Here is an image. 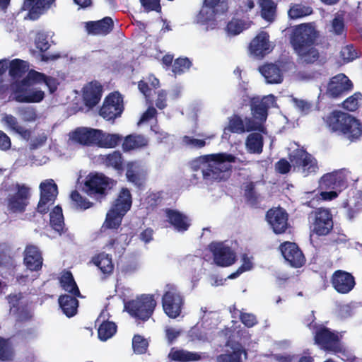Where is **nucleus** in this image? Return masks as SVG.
Listing matches in <instances>:
<instances>
[{
	"mask_svg": "<svg viewBox=\"0 0 362 362\" xmlns=\"http://www.w3.org/2000/svg\"><path fill=\"white\" fill-rule=\"evenodd\" d=\"M319 32L311 23H301L292 29L290 42L298 56V62L303 65L313 64L320 59L315 47Z\"/></svg>",
	"mask_w": 362,
	"mask_h": 362,
	"instance_id": "f257e3e1",
	"label": "nucleus"
},
{
	"mask_svg": "<svg viewBox=\"0 0 362 362\" xmlns=\"http://www.w3.org/2000/svg\"><path fill=\"white\" fill-rule=\"evenodd\" d=\"M326 127L332 133L342 135L351 141L362 135V125L358 119L340 110L332 111L324 118Z\"/></svg>",
	"mask_w": 362,
	"mask_h": 362,
	"instance_id": "f03ea898",
	"label": "nucleus"
},
{
	"mask_svg": "<svg viewBox=\"0 0 362 362\" xmlns=\"http://www.w3.org/2000/svg\"><path fill=\"white\" fill-rule=\"evenodd\" d=\"M315 317L312 311L310 317L307 320L308 326L311 329H315L314 333L315 344L326 351H331L334 354L344 353V348L341 344L340 337L337 332L332 331L324 325H317L314 323Z\"/></svg>",
	"mask_w": 362,
	"mask_h": 362,
	"instance_id": "7ed1b4c3",
	"label": "nucleus"
},
{
	"mask_svg": "<svg viewBox=\"0 0 362 362\" xmlns=\"http://www.w3.org/2000/svg\"><path fill=\"white\" fill-rule=\"evenodd\" d=\"M235 156L226 153L206 156V165L202 169L204 179L218 181L224 180L226 175L230 170L226 163H235Z\"/></svg>",
	"mask_w": 362,
	"mask_h": 362,
	"instance_id": "20e7f679",
	"label": "nucleus"
},
{
	"mask_svg": "<svg viewBox=\"0 0 362 362\" xmlns=\"http://www.w3.org/2000/svg\"><path fill=\"white\" fill-rule=\"evenodd\" d=\"M157 302L153 294H141L125 303L126 311L133 317L147 321L153 314Z\"/></svg>",
	"mask_w": 362,
	"mask_h": 362,
	"instance_id": "39448f33",
	"label": "nucleus"
},
{
	"mask_svg": "<svg viewBox=\"0 0 362 362\" xmlns=\"http://www.w3.org/2000/svg\"><path fill=\"white\" fill-rule=\"evenodd\" d=\"M115 184V180L103 173H90L86 177L83 189L90 197L103 199Z\"/></svg>",
	"mask_w": 362,
	"mask_h": 362,
	"instance_id": "423d86ee",
	"label": "nucleus"
},
{
	"mask_svg": "<svg viewBox=\"0 0 362 362\" xmlns=\"http://www.w3.org/2000/svg\"><path fill=\"white\" fill-rule=\"evenodd\" d=\"M184 304V296L177 287L174 284H168L162 296V306L166 315L173 319L179 317Z\"/></svg>",
	"mask_w": 362,
	"mask_h": 362,
	"instance_id": "0eeeda50",
	"label": "nucleus"
},
{
	"mask_svg": "<svg viewBox=\"0 0 362 362\" xmlns=\"http://www.w3.org/2000/svg\"><path fill=\"white\" fill-rule=\"evenodd\" d=\"M14 187L16 192L9 194L6 199L7 210L11 214H23L30 202V188L19 183H16Z\"/></svg>",
	"mask_w": 362,
	"mask_h": 362,
	"instance_id": "6e6552de",
	"label": "nucleus"
},
{
	"mask_svg": "<svg viewBox=\"0 0 362 362\" xmlns=\"http://www.w3.org/2000/svg\"><path fill=\"white\" fill-rule=\"evenodd\" d=\"M124 111L122 95L117 91L110 93L100 108L99 115L107 121H114Z\"/></svg>",
	"mask_w": 362,
	"mask_h": 362,
	"instance_id": "1a4fd4ad",
	"label": "nucleus"
},
{
	"mask_svg": "<svg viewBox=\"0 0 362 362\" xmlns=\"http://www.w3.org/2000/svg\"><path fill=\"white\" fill-rule=\"evenodd\" d=\"M309 216L313 220V231L317 235H326L333 229L332 214L329 209L317 208Z\"/></svg>",
	"mask_w": 362,
	"mask_h": 362,
	"instance_id": "9d476101",
	"label": "nucleus"
},
{
	"mask_svg": "<svg viewBox=\"0 0 362 362\" xmlns=\"http://www.w3.org/2000/svg\"><path fill=\"white\" fill-rule=\"evenodd\" d=\"M348 173L345 169H339L325 173L319 180V186L322 189L341 192L348 186Z\"/></svg>",
	"mask_w": 362,
	"mask_h": 362,
	"instance_id": "9b49d317",
	"label": "nucleus"
},
{
	"mask_svg": "<svg viewBox=\"0 0 362 362\" xmlns=\"http://www.w3.org/2000/svg\"><path fill=\"white\" fill-rule=\"evenodd\" d=\"M40 196L37 210L41 214H45L49 211V206L54 204L58 194L57 184L53 180H46L40 185Z\"/></svg>",
	"mask_w": 362,
	"mask_h": 362,
	"instance_id": "f8f14e48",
	"label": "nucleus"
},
{
	"mask_svg": "<svg viewBox=\"0 0 362 362\" xmlns=\"http://www.w3.org/2000/svg\"><path fill=\"white\" fill-rule=\"evenodd\" d=\"M266 219L273 232L276 235L286 233L291 228L288 222V214L281 207L269 209L266 214Z\"/></svg>",
	"mask_w": 362,
	"mask_h": 362,
	"instance_id": "ddd939ff",
	"label": "nucleus"
},
{
	"mask_svg": "<svg viewBox=\"0 0 362 362\" xmlns=\"http://www.w3.org/2000/svg\"><path fill=\"white\" fill-rule=\"evenodd\" d=\"M279 250L285 260L292 267L300 268L306 262L304 254L296 243L285 241L280 244Z\"/></svg>",
	"mask_w": 362,
	"mask_h": 362,
	"instance_id": "4468645a",
	"label": "nucleus"
},
{
	"mask_svg": "<svg viewBox=\"0 0 362 362\" xmlns=\"http://www.w3.org/2000/svg\"><path fill=\"white\" fill-rule=\"evenodd\" d=\"M330 283L333 288L340 294L350 293L356 286L354 275L342 269H337L333 272L330 278Z\"/></svg>",
	"mask_w": 362,
	"mask_h": 362,
	"instance_id": "2eb2a0df",
	"label": "nucleus"
},
{
	"mask_svg": "<svg viewBox=\"0 0 362 362\" xmlns=\"http://www.w3.org/2000/svg\"><path fill=\"white\" fill-rule=\"evenodd\" d=\"M214 262L218 266L226 267L233 264L236 260L235 252L223 243H211L209 245Z\"/></svg>",
	"mask_w": 362,
	"mask_h": 362,
	"instance_id": "dca6fc26",
	"label": "nucleus"
},
{
	"mask_svg": "<svg viewBox=\"0 0 362 362\" xmlns=\"http://www.w3.org/2000/svg\"><path fill=\"white\" fill-rule=\"evenodd\" d=\"M274 102L275 97L273 95H269L262 98L259 97L251 98L250 106L254 119L264 122L268 116V110Z\"/></svg>",
	"mask_w": 362,
	"mask_h": 362,
	"instance_id": "f3484780",
	"label": "nucleus"
},
{
	"mask_svg": "<svg viewBox=\"0 0 362 362\" xmlns=\"http://www.w3.org/2000/svg\"><path fill=\"white\" fill-rule=\"evenodd\" d=\"M353 88L351 81L344 74L333 76L329 80L326 94L331 98H337Z\"/></svg>",
	"mask_w": 362,
	"mask_h": 362,
	"instance_id": "a211bd4d",
	"label": "nucleus"
},
{
	"mask_svg": "<svg viewBox=\"0 0 362 362\" xmlns=\"http://www.w3.org/2000/svg\"><path fill=\"white\" fill-rule=\"evenodd\" d=\"M99 134L100 129L88 127H77L69 134V138L72 141L82 146H97L98 140V135Z\"/></svg>",
	"mask_w": 362,
	"mask_h": 362,
	"instance_id": "6ab92c4d",
	"label": "nucleus"
},
{
	"mask_svg": "<svg viewBox=\"0 0 362 362\" xmlns=\"http://www.w3.org/2000/svg\"><path fill=\"white\" fill-rule=\"evenodd\" d=\"M103 88L98 81H92L83 88V102L86 107L92 109L100 101Z\"/></svg>",
	"mask_w": 362,
	"mask_h": 362,
	"instance_id": "aec40b11",
	"label": "nucleus"
},
{
	"mask_svg": "<svg viewBox=\"0 0 362 362\" xmlns=\"http://www.w3.org/2000/svg\"><path fill=\"white\" fill-rule=\"evenodd\" d=\"M23 264L30 272L41 270L43 264V257L38 247L34 245H27L23 252Z\"/></svg>",
	"mask_w": 362,
	"mask_h": 362,
	"instance_id": "412c9836",
	"label": "nucleus"
},
{
	"mask_svg": "<svg viewBox=\"0 0 362 362\" xmlns=\"http://www.w3.org/2000/svg\"><path fill=\"white\" fill-rule=\"evenodd\" d=\"M147 177V170L136 162H128L127 164L126 177L139 189L144 187Z\"/></svg>",
	"mask_w": 362,
	"mask_h": 362,
	"instance_id": "4be33fe9",
	"label": "nucleus"
},
{
	"mask_svg": "<svg viewBox=\"0 0 362 362\" xmlns=\"http://www.w3.org/2000/svg\"><path fill=\"white\" fill-rule=\"evenodd\" d=\"M113 28V20L109 16L99 21L86 23L87 33L93 35H107L112 31Z\"/></svg>",
	"mask_w": 362,
	"mask_h": 362,
	"instance_id": "5701e85b",
	"label": "nucleus"
},
{
	"mask_svg": "<svg viewBox=\"0 0 362 362\" xmlns=\"http://www.w3.org/2000/svg\"><path fill=\"white\" fill-rule=\"evenodd\" d=\"M132 205V196L130 190L127 187H122L113 201L110 209L126 215Z\"/></svg>",
	"mask_w": 362,
	"mask_h": 362,
	"instance_id": "b1692460",
	"label": "nucleus"
},
{
	"mask_svg": "<svg viewBox=\"0 0 362 362\" xmlns=\"http://www.w3.org/2000/svg\"><path fill=\"white\" fill-rule=\"evenodd\" d=\"M165 215L168 221L178 232H185L190 226V222L188 217L175 209H166Z\"/></svg>",
	"mask_w": 362,
	"mask_h": 362,
	"instance_id": "393cba45",
	"label": "nucleus"
},
{
	"mask_svg": "<svg viewBox=\"0 0 362 362\" xmlns=\"http://www.w3.org/2000/svg\"><path fill=\"white\" fill-rule=\"evenodd\" d=\"M90 262L96 266L103 275V279L109 277L114 271V264L112 256L105 252L95 255Z\"/></svg>",
	"mask_w": 362,
	"mask_h": 362,
	"instance_id": "a878e982",
	"label": "nucleus"
},
{
	"mask_svg": "<svg viewBox=\"0 0 362 362\" xmlns=\"http://www.w3.org/2000/svg\"><path fill=\"white\" fill-rule=\"evenodd\" d=\"M251 53L257 57H264L269 52V35L266 32L258 34L250 43Z\"/></svg>",
	"mask_w": 362,
	"mask_h": 362,
	"instance_id": "bb28decb",
	"label": "nucleus"
},
{
	"mask_svg": "<svg viewBox=\"0 0 362 362\" xmlns=\"http://www.w3.org/2000/svg\"><path fill=\"white\" fill-rule=\"evenodd\" d=\"M55 0H25L23 8L29 11L30 18L37 19L45 8H48Z\"/></svg>",
	"mask_w": 362,
	"mask_h": 362,
	"instance_id": "cd10ccee",
	"label": "nucleus"
},
{
	"mask_svg": "<svg viewBox=\"0 0 362 362\" xmlns=\"http://www.w3.org/2000/svg\"><path fill=\"white\" fill-rule=\"evenodd\" d=\"M259 71L268 83H280L283 81L282 71L275 64H264L259 68Z\"/></svg>",
	"mask_w": 362,
	"mask_h": 362,
	"instance_id": "c85d7f7f",
	"label": "nucleus"
},
{
	"mask_svg": "<svg viewBox=\"0 0 362 362\" xmlns=\"http://www.w3.org/2000/svg\"><path fill=\"white\" fill-rule=\"evenodd\" d=\"M72 295L64 294L59 297L58 301L64 314L71 317L77 313L78 300Z\"/></svg>",
	"mask_w": 362,
	"mask_h": 362,
	"instance_id": "c756f323",
	"label": "nucleus"
},
{
	"mask_svg": "<svg viewBox=\"0 0 362 362\" xmlns=\"http://www.w3.org/2000/svg\"><path fill=\"white\" fill-rule=\"evenodd\" d=\"M168 357L174 361L190 362L198 361L202 359V354L189 351L182 349L173 347L168 354Z\"/></svg>",
	"mask_w": 362,
	"mask_h": 362,
	"instance_id": "7c9ffc66",
	"label": "nucleus"
},
{
	"mask_svg": "<svg viewBox=\"0 0 362 362\" xmlns=\"http://www.w3.org/2000/svg\"><path fill=\"white\" fill-rule=\"evenodd\" d=\"M61 287L66 292L75 297L82 298L79 288L70 271L64 270L59 278Z\"/></svg>",
	"mask_w": 362,
	"mask_h": 362,
	"instance_id": "2f4dec72",
	"label": "nucleus"
},
{
	"mask_svg": "<svg viewBox=\"0 0 362 362\" xmlns=\"http://www.w3.org/2000/svg\"><path fill=\"white\" fill-rule=\"evenodd\" d=\"M245 146L250 153H261L263 151L264 139L260 132L250 133L246 138Z\"/></svg>",
	"mask_w": 362,
	"mask_h": 362,
	"instance_id": "473e14b6",
	"label": "nucleus"
},
{
	"mask_svg": "<svg viewBox=\"0 0 362 362\" xmlns=\"http://www.w3.org/2000/svg\"><path fill=\"white\" fill-rule=\"evenodd\" d=\"M98 140L97 146L102 148H115L118 146L122 140V136L117 134L104 133L100 129V134L98 135Z\"/></svg>",
	"mask_w": 362,
	"mask_h": 362,
	"instance_id": "72a5a7b5",
	"label": "nucleus"
},
{
	"mask_svg": "<svg viewBox=\"0 0 362 362\" xmlns=\"http://www.w3.org/2000/svg\"><path fill=\"white\" fill-rule=\"evenodd\" d=\"M148 139L142 135L127 136L122 143V148L124 151H129L138 148L148 146Z\"/></svg>",
	"mask_w": 362,
	"mask_h": 362,
	"instance_id": "f704fd0d",
	"label": "nucleus"
},
{
	"mask_svg": "<svg viewBox=\"0 0 362 362\" xmlns=\"http://www.w3.org/2000/svg\"><path fill=\"white\" fill-rule=\"evenodd\" d=\"M103 160L107 167H112L119 173L124 170V158L119 151L104 156Z\"/></svg>",
	"mask_w": 362,
	"mask_h": 362,
	"instance_id": "c9c22d12",
	"label": "nucleus"
},
{
	"mask_svg": "<svg viewBox=\"0 0 362 362\" xmlns=\"http://www.w3.org/2000/svg\"><path fill=\"white\" fill-rule=\"evenodd\" d=\"M15 358V349L10 339L0 337V361L9 362Z\"/></svg>",
	"mask_w": 362,
	"mask_h": 362,
	"instance_id": "e433bc0d",
	"label": "nucleus"
},
{
	"mask_svg": "<svg viewBox=\"0 0 362 362\" xmlns=\"http://www.w3.org/2000/svg\"><path fill=\"white\" fill-rule=\"evenodd\" d=\"M28 70V64L27 62L20 59H14L10 62L9 64V75L13 78H21Z\"/></svg>",
	"mask_w": 362,
	"mask_h": 362,
	"instance_id": "4c0bfd02",
	"label": "nucleus"
},
{
	"mask_svg": "<svg viewBox=\"0 0 362 362\" xmlns=\"http://www.w3.org/2000/svg\"><path fill=\"white\" fill-rule=\"evenodd\" d=\"M125 215L115 210L110 209L106 214L103 227L108 229H118Z\"/></svg>",
	"mask_w": 362,
	"mask_h": 362,
	"instance_id": "58836bf2",
	"label": "nucleus"
},
{
	"mask_svg": "<svg viewBox=\"0 0 362 362\" xmlns=\"http://www.w3.org/2000/svg\"><path fill=\"white\" fill-rule=\"evenodd\" d=\"M49 223L54 230L59 233L63 232L64 222L61 206H56L53 208L49 214Z\"/></svg>",
	"mask_w": 362,
	"mask_h": 362,
	"instance_id": "ea45409f",
	"label": "nucleus"
},
{
	"mask_svg": "<svg viewBox=\"0 0 362 362\" xmlns=\"http://www.w3.org/2000/svg\"><path fill=\"white\" fill-rule=\"evenodd\" d=\"M117 325L110 321L103 322L98 329V335L100 340L105 341L110 339L117 332Z\"/></svg>",
	"mask_w": 362,
	"mask_h": 362,
	"instance_id": "a19ab883",
	"label": "nucleus"
},
{
	"mask_svg": "<svg viewBox=\"0 0 362 362\" xmlns=\"http://www.w3.org/2000/svg\"><path fill=\"white\" fill-rule=\"evenodd\" d=\"M260 6L262 18L268 22H272L275 18L276 4L272 0H263Z\"/></svg>",
	"mask_w": 362,
	"mask_h": 362,
	"instance_id": "79ce46f5",
	"label": "nucleus"
},
{
	"mask_svg": "<svg viewBox=\"0 0 362 362\" xmlns=\"http://www.w3.org/2000/svg\"><path fill=\"white\" fill-rule=\"evenodd\" d=\"M313 10L310 6L295 4L291 6L288 15L291 19L300 18L312 13Z\"/></svg>",
	"mask_w": 362,
	"mask_h": 362,
	"instance_id": "37998d69",
	"label": "nucleus"
},
{
	"mask_svg": "<svg viewBox=\"0 0 362 362\" xmlns=\"http://www.w3.org/2000/svg\"><path fill=\"white\" fill-rule=\"evenodd\" d=\"M246 202L252 208H258L259 204V194L255 192V184L248 183L245 189L244 194Z\"/></svg>",
	"mask_w": 362,
	"mask_h": 362,
	"instance_id": "c03bdc74",
	"label": "nucleus"
},
{
	"mask_svg": "<svg viewBox=\"0 0 362 362\" xmlns=\"http://www.w3.org/2000/svg\"><path fill=\"white\" fill-rule=\"evenodd\" d=\"M231 133L243 134L245 132L244 120L238 115H233L228 119L227 128Z\"/></svg>",
	"mask_w": 362,
	"mask_h": 362,
	"instance_id": "a18cd8bd",
	"label": "nucleus"
},
{
	"mask_svg": "<svg viewBox=\"0 0 362 362\" xmlns=\"http://www.w3.org/2000/svg\"><path fill=\"white\" fill-rule=\"evenodd\" d=\"M298 168H301L303 173L305 176H308L317 171L318 165L317 160L310 153H308V156L303 158Z\"/></svg>",
	"mask_w": 362,
	"mask_h": 362,
	"instance_id": "49530a36",
	"label": "nucleus"
},
{
	"mask_svg": "<svg viewBox=\"0 0 362 362\" xmlns=\"http://www.w3.org/2000/svg\"><path fill=\"white\" fill-rule=\"evenodd\" d=\"M45 92L41 90L30 89L26 96L18 95V103H40L45 98Z\"/></svg>",
	"mask_w": 362,
	"mask_h": 362,
	"instance_id": "de8ad7c7",
	"label": "nucleus"
},
{
	"mask_svg": "<svg viewBox=\"0 0 362 362\" xmlns=\"http://www.w3.org/2000/svg\"><path fill=\"white\" fill-rule=\"evenodd\" d=\"M149 343L147 339L140 334H134L132 338V348L136 354H145L148 347Z\"/></svg>",
	"mask_w": 362,
	"mask_h": 362,
	"instance_id": "09e8293b",
	"label": "nucleus"
},
{
	"mask_svg": "<svg viewBox=\"0 0 362 362\" xmlns=\"http://www.w3.org/2000/svg\"><path fill=\"white\" fill-rule=\"evenodd\" d=\"M71 199L78 209L86 210L90 208L93 204L86 197H83L77 190H74L71 194Z\"/></svg>",
	"mask_w": 362,
	"mask_h": 362,
	"instance_id": "8fccbe9b",
	"label": "nucleus"
},
{
	"mask_svg": "<svg viewBox=\"0 0 362 362\" xmlns=\"http://www.w3.org/2000/svg\"><path fill=\"white\" fill-rule=\"evenodd\" d=\"M30 86L27 83L26 80L23 78L21 81H16L12 85V90L14 95L13 100L18 102V96H26L30 91Z\"/></svg>",
	"mask_w": 362,
	"mask_h": 362,
	"instance_id": "3c124183",
	"label": "nucleus"
},
{
	"mask_svg": "<svg viewBox=\"0 0 362 362\" xmlns=\"http://www.w3.org/2000/svg\"><path fill=\"white\" fill-rule=\"evenodd\" d=\"M13 262L10 247L5 243H0V267L11 266Z\"/></svg>",
	"mask_w": 362,
	"mask_h": 362,
	"instance_id": "603ef678",
	"label": "nucleus"
},
{
	"mask_svg": "<svg viewBox=\"0 0 362 362\" xmlns=\"http://www.w3.org/2000/svg\"><path fill=\"white\" fill-rule=\"evenodd\" d=\"M17 113L24 122H34L37 118L35 109L30 106L18 107Z\"/></svg>",
	"mask_w": 362,
	"mask_h": 362,
	"instance_id": "864d4df0",
	"label": "nucleus"
},
{
	"mask_svg": "<svg viewBox=\"0 0 362 362\" xmlns=\"http://www.w3.org/2000/svg\"><path fill=\"white\" fill-rule=\"evenodd\" d=\"M192 66L191 61L187 58H177L173 64V72L175 74H182Z\"/></svg>",
	"mask_w": 362,
	"mask_h": 362,
	"instance_id": "5fc2aeb1",
	"label": "nucleus"
},
{
	"mask_svg": "<svg viewBox=\"0 0 362 362\" xmlns=\"http://www.w3.org/2000/svg\"><path fill=\"white\" fill-rule=\"evenodd\" d=\"M245 132H250L253 131H258L260 133L266 134L267 129L263 125V122H256L253 118L245 117L244 119Z\"/></svg>",
	"mask_w": 362,
	"mask_h": 362,
	"instance_id": "6e6d98bb",
	"label": "nucleus"
},
{
	"mask_svg": "<svg viewBox=\"0 0 362 362\" xmlns=\"http://www.w3.org/2000/svg\"><path fill=\"white\" fill-rule=\"evenodd\" d=\"M362 98V94L359 92L347 98L342 103L343 107L348 111H355L358 109V100Z\"/></svg>",
	"mask_w": 362,
	"mask_h": 362,
	"instance_id": "4d7b16f0",
	"label": "nucleus"
},
{
	"mask_svg": "<svg viewBox=\"0 0 362 362\" xmlns=\"http://www.w3.org/2000/svg\"><path fill=\"white\" fill-rule=\"evenodd\" d=\"M243 353L245 355L247 354L245 350L238 349L233 351L231 354L220 355L218 358V362H242L241 356Z\"/></svg>",
	"mask_w": 362,
	"mask_h": 362,
	"instance_id": "13d9d810",
	"label": "nucleus"
},
{
	"mask_svg": "<svg viewBox=\"0 0 362 362\" xmlns=\"http://www.w3.org/2000/svg\"><path fill=\"white\" fill-rule=\"evenodd\" d=\"M47 75L44 73L31 69L28 71L27 76L23 78L27 83L31 86L32 84L44 83Z\"/></svg>",
	"mask_w": 362,
	"mask_h": 362,
	"instance_id": "bf43d9fd",
	"label": "nucleus"
},
{
	"mask_svg": "<svg viewBox=\"0 0 362 362\" xmlns=\"http://www.w3.org/2000/svg\"><path fill=\"white\" fill-rule=\"evenodd\" d=\"M309 153L303 148H296L293 150L288 155L290 161L296 167H299V165L303 162V158L308 156Z\"/></svg>",
	"mask_w": 362,
	"mask_h": 362,
	"instance_id": "052dcab7",
	"label": "nucleus"
},
{
	"mask_svg": "<svg viewBox=\"0 0 362 362\" xmlns=\"http://www.w3.org/2000/svg\"><path fill=\"white\" fill-rule=\"evenodd\" d=\"M332 31L336 35H346V29L344 18L336 16L332 21Z\"/></svg>",
	"mask_w": 362,
	"mask_h": 362,
	"instance_id": "680f3d73",
	"label": "nucleus"
},
{
	"mask_svg": "<svg viewBox=\"0 0 362 362\" xmlns=\"http://www.w3.org/2000/svg\"><path fill=\"white\" fill-rule=\"evenodd\" d=\"M141 6L147 12L156 11L160 13L161 11L160 0H139Z\"/></svg>",
	"mask_w": 362,
	"mask_h": 362,
	"instance_id": "e2e57ef3",
	"label": "nucleus"
},
{
	"mask_svg": "<svg viewBox=\"0 0 362 362\" xmlns=\"http://www.w3.org/2000/svg\"><path fill=\"white\" fill-rule=\"evenodd\" d=\"M182 142L186 146L194 148H202L206 145L204 139H197L189 136H184L182 137Z\"/></svg>",
	"mask_w": 362,
	"mask_h": 362,
	"instance_id": "0e129e2a",
	"label": "nucleus"
},
{
	"mask_svg": "<svg viewBox=\"0 0 362 362\" xmlns=\"http://www.w3.org/2000/svg\"><path fill=\"white\" fill-rule=\"evenodd\" d=\"M291 165L286 158H281L275 164V170L277 173L284 175L290 172Z\"/></svg>",
	"mask_w": 362,
	"mask_h": 362,
	"instance_id": "69168bd1",
	"label": "nucleus"
},
{
	"mask_svg": "<svg viewBox=\"0 0 362 362\" xmlns=\"http://www.w3.org/2000/svg\"><path fill=\"white\" fill-rule=\"evenodd\" d=\"M240 319L242 323L247 327H252L257 324L255 315L251 313H241Z\"/></svg>",
	"mask_w": 362,
	"mask_h": 362,
	"instance_id": "338daca9",
	"label": "nucleus"
},
{
	"mask_svg": "<svg viewBox=\"0 0 362 362\" xmlns=\"http://www.w3.org/2000/svg\"><path fill=\"white\" fill-rule=\"evenodd\" d=\"M2 122L13 132L21 126L17 119L12 115L5 114L2 118Z\"/></svg>",
	"mask_w": 362,
	"mask_h": 362,
	"instance_id": "774afa93",
	"label": "nucleus"
}]
</instances>
